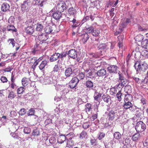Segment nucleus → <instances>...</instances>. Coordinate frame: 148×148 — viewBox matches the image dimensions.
Wrapping results in <instances>:
<instances>
[{
    "label": "nucleus",
    "instance_id": "obj_1",
    "mask_svg": "<svg viewBox=\"0 0 148 148\" xmlns=\"http://www.w3.org/2000/svg\"><path fill=\"white\" fill-rule=\"evenodd\" d=\"M107 113V118L109 121H112L115 119H119L121 116L119 111L116 110H112Z\"/></svg>",
    "mask_w": 148,
    "mask_h": 148
},
{
    "label": "nucleus",
    "instance_id": "obj_2",
    "mask_svg": "<svg viewBox=\"0 0 148 148\" xmlns=\"http://www.w3.org/2000/svg\"><path fill=\"white\" fill-rule=\"evenodd\" d=\"M134 66L137 71H145L148 68V65L145 62L142 64H141L138 62H136L135 63Z\"/></svg>",
    "mask_w": 148,
    "mask_h": 148
},
{
    "label": "nucleus",
    "instance_id": "obj_3",
    "mask_svg": "<svg viewBox=\"0 0 148 148\" xmlns=\"http://www.w3.org/2000/svg\"><path fill=\"white\" fill-rule=\"evenodd\" d=\"M135 128L137 132H141L145 130L146 126L143 121H139L137 123Z\"/></svg>",
    "mask_w": 148,
    "mask_h": 148
},
{
    "label": "nucleus",
    "instance_id": "obj_4",
    "mask_svg": "<svg viewBox=\"0 0 148 148\" xmlns=\"http://www.w3.org/2000/svg\"><path fill=\"white\" fill-rule=\"evenodd\" d=\"M118 74L119 76L118 82L119 83L117 87L121 88V87H123L125 86L127 82V80L122 74L119 73Z\"/></svg>",
    "mask_w": 148,
    "mask_h": 148
},
{
    "label": "nucleus",
    "instance_id": "obj_5",
    "mask_svg": "<svg viewBox=\"0 0 148 148\" xmlns=\"http://www.w3.org/2000/svg\"><path fill=\"white\" fill-rule=\"evenodd\" d=\"M56 10L60 12H62L66 9V4L63 1H60L55 7Z\"/></svg>",
    "mask_w": 148,
    "mask_h": 148
},
{
    "label": "nucleus",
    "instance_id": "obj_6",
    "mask_svg": "<svg viewBox=\"0 0 148 148\" xmlns=\"http://www.w3.org/2000/svg\"><path fill=\"white\" fill-rule=\"evenodd\" d=\"M79 81V80L76 77H73L69 83V86L70 88H75Z\"/></svg>",
    "mask_w": 148,
    "mask_h": 148
},
{
    "label": "nucleus",
    "instance_id": "obj_7",
    "mask_svg": "<svg viewBox=\"0 0 148 148\" xmlns=\"http://www.w3.org/2000/svg\"><path fill=\"white\" fill-rule=\"evenodd\" d=\"M52 12H53L52 16L55 20H59L61 17L62 14L61 12L57 11L56 10L55 8H53L51 10Z\"/></svg>",
    "mask_w": 148,
    "mask_h": 148
},
{
    "label": "nucleus",
    "instance_id": "obj_8",
    "mask_svg": "<svg viewBox=\"0 0 148 148\" xmlns=\"http://www.w3.org/2000/svg\"><path fill=\"white\" fill-rule=\"evenodd\" d=\"M48 36L45 33H42L39 35L38 37V40L39 41V43L42 44L48 39Z\"/></svg>",
    "mask_w": 148,
    "mask_h": 148
},
{
    "label": "nucleus",
    "instance_id": "obj_9",
    "mask_svg": "<svg viewBox=\"0 0 148 148\" xmlns=\"http://www.w3.org/2000/svg\"><path fill=\"white\" fill-rule=\"evenodd\" d=\"M118 68L117 66L113 65L108 66L107 68L108 71L110 73H116Z\"/></svg>",
    "mask_w": 148,
    "mask_h": 148
},
{
    "label": "nucleus",
    "instance_id": "obj_10",
    "mask_svg": "<svg viewBox=\"0 0 148 148\" xmlns=\"http://www.w3.org/2000/svg\"><path fill=\"white\" fill-rule=\"evenodd\" d=\"M30 3V0H27L24 1L23 3L22 4L21 9L23 11L28 10V8Z\"/></svg>",
    "mask_w": 148,
    "mask_h": 148
},
{
    "label": "nucleus",
    "instance_id": "obj_11",
    "mask_svg": "<svg viewBox=\"0 0 148 148\" xmlns=\"http://www.w3.org/2000/svg\"><path fill=\"white\" fill-rule=\"evenodd\" d=\"M68 54L70 58L73 59L77 57L76 51L74 49H71L69 51Z\"/></svg>",
    "mask_w": 148,
    "mask_h": 148
},
{
    "label": "nucleus",
    "instance_id": "obj_12",
    "mask_svg": "<svg viewBox=\"0 0 148 148\" xmlns=\"http://www.w3.org/2000/svg\"><path fill=\"white\" fill-rule=\"evenodd\" d=\"M73 72V71L72 67H68L65 69L64 74L67 77H69L71 76Z\"/></svg>",
    "mask_w": 148,
    "mask_h": 148
},
{
    "label": "nucleus",
    "instance_id": "obj_13",
    "mask_svg": "<svg viewBox=\"0 0 148 148\" xmlns=\"http://www.w3.org/2000/svg\"><path fill=\"white\" fill-rule=\"evenodd\" d=\"M25 31L27 34L31 35L34 31V29L32 26H28L25 28Z\"/></svg>",
    "mask_w": 148,
    "mask_h": 148
},
{
    "label": "nucleus",
    "instance_id": "obj_14",
    "mask_svg": "<svg viewBox=\"0 0 148 148\" xmlns=\"http://www.w3.org/2000/svg\"><path fill=\"white\" fill-rule=\"evenodd\" d=\"M6 29L8 31L12 32V33L16 32H17V29L13 25H8L6 27Z\"/></svg>",
    "mask_w": 148,
    "mask_h": 148
},
{
    "label": "nucleus",
    "instance_id": "obj_15",
    "mask_svg": "<svg viewBox=\"0 0 148 148\" xmlns=\"http://www.w3.org/2000/svg\"><path fill=\"white\" fill-rule=\"evenodd\" d=\"M133 106V104L131 102H124L123 107L125 110H127L131 108H132Z\"/></svg>",
    "mask_w": 148,
    "mask_h": 148
},
{
    "label": "nucleus",
    "instance_id": "obj_16",
    "mask_svg": "<svg viewBox=\"0 0 148 148\" xmlns=\"http://www.w3.org/2000/svg\"><path fill=\"white\" fill-rule=\"evenodd\" d=\"M39 41H38V42H37L36 44L34 45V47L33 49V50L32 51V53H34L36 51L40 50L41 49V47H42V44L39 43Z\"/></svg>",
    "mask_w": 148,
    "mask_h": 148
},
{
    "label": "nucleus",
    "instance_id": "obj_17",
    "mask_svg": "<svg viewBox=\"0 0 148 148\" xmlns=\"http://www.w3.org/2000/svg\"><path fill=\"white\" fill-rule=\"evenodd\" d=\"M60 53H55L53 54L50 58V61L51 62H53L59 58Z\"/></svg>",
    "mask_w": 148,
    "mask_h": 148
},
{
    "label": "nucleus",
    "instance_id": "obj_18",
    "mask_svg": "<svg viewBox=\"0 0 148 148\" xmlns=\"http://www.w3.org/2000/svg\"><path fill=\"white\" fill-rule=\"evenodd\" d=\"M66 137L64 135H60L58 137L57 142L58 143L61 144L66 140Z\"/></svg>",
    "mask_w": 148,
    "mask_h": 148
},
{
    "label": "nucleus",
    "instance_id": "obj_19",
    "mask_svg": "<svg viewBox=\"0 0 148 148\" xmlns=\"http://www.w3.org/2000/svg\"><path fill=\"white\" fill-rule=\"evenodd\" d=\"M68 12L70 15L73 16L74 17V15L76 14L77 11L74 8L72 7L69 8L68 10Z\"/></svg>",
    "mask_w": 148,
    "mask_h": 148
},
{
    "label": "nucleus",
    "instance_id": "obj_20",
    "mask_svg": "<svg viewBox=\"0 0 148 148\" xmlns=\"http://www.w3.org/2000/svg\"><path fill=\"white\" fill-rule=\"evenodd\" d=\"M39 60V59H37L35 57H29L28 58L27 62L29 64H32Z\"/></svg>",
    "mask_w": 148,
    "mask_h": 148
},
{
    "label": "nucleus",
    "instance_id": "obj_21",
    "mask_svg": "<svg viewBox=\"0 0 148 148\" xmlns=\"http://www.w3.org/2000/svg\"><path fill=\"white\" fill-rule=\"evenodd\" d=\"M10 6L7 3H3L1 5V10L3 12L6 11L8 10L10 8Z\"/></svg>",
    "mask_w": 148,
    "mask_h": 148
},
{
    "label": "nucleus",
    "instance_id": "obj_22",
    "mask_svg": "<svg viewBox=\"0 0 148 148\" xmlns=\"http://www.w3.org/2000/svg\"><path fill=\"white\" fill-rule=\"evenodd\" d=\"M139 133L137 132L132 136V139L133 141H136L140 139L141 136Z\"/></svg>",
    "mask_w": 148,
    "mask_h": 148
},
{
    "label": "nucleus",
    "instance_id": "obj_23",
    "mask_svg": "<svg viewBox=\"0 0 148 148\" xmlns=\"http://www.w3.org/2000/svg\"><path fill=\"white\" fill-rule=\"evenodd\" d=\"M97 74L99 77L104 76L106 74V70L105 69H101L97 72Z\"/></svg>",
    "mask_w": 148,
    "mask_h": 148
},
{
    "label": "nucleus",
    "instance_id": "obj_24",
    "mask_svg": "<svg viewBox=\"0 0 148 148\" xmlns=\"http://www.w3.org/2000/svg\"><path fill=\"white\" fill-rule=\"evenodd\" d=\"M84 71L86 73V76L88 77L91 78L95 77L93 76V72H92L91 70L87 69L86 70L84 69Z\"/></svg>",
    "mask_w": 148,
    "mask_h": 148
},
{
    "label": "nucleus",
    "instance_id": "obj_25",
    "mask_svg": "<svg viewBox=\"0 0 148 148\" xmlns=\"http://www.w3.org/2000/svg\"><path fill=\"white\" fill-rule=\"evenodd\" d=\"M132 96L130 94L125 95L124 101V102H131L132 100Z\"/></svg>",
    "mask_w": 148,
    "mask_h": 148
},
{
    "label": "nucleus",
    "instance_id": "obj_26",
    "mask_svg": "<svg viewBox=\"0 0 148 148\" xmlns=\"http://www.w3.org/2000/svg\"><path fill=\"white\" fill-rule=\"evenodd\" d=\"M102 94L98 92L96 90L94 93V98L95 100L98 101L99 99L101 96Z\"/></svg>",
    "mask_w": 148,
    "mask_h": 148
},
{
    "label": "nucleus",
    "instance_id": "obj_27",
    "mask_svg": "<svg viewBox=\"0 0 148 148\" xmlns=\"http://www.w3.org/2000/svg\"><path fill=\"white\" fill-rule=\"evenodd\" d=\"M29 81L28 79L26 77L23 78L21 80L22 84L23 86H25L29 84Z\"/></svg>",
    "mask_w": 148,
    "mask_h": 148
},
{
    "label": "nucleus",
    "instance_id": "obj_28",
    "mask_svg": "<svg viewBox=\"0 0 148 148\" xmlns=\"http://www.w3.org/2000/svg\"><path fill=\"white\" fill-rule=\"evenodd\" d=\"M44 30L46 33L50 34L53 31L52 27L51 25H48L46 26Z\"/></svg>",
    "mask_w": 148,
    "mask_h": 148
},
{
    "label": "nucleus",
    "instance_id": "obj_29",
    "mask_svg": "<svg viewBox=\"0 0 148 148\" xmlns=\"http://www.w3.org/2000/svg\"><path fill=\"white\" fill-rule=\"evenodd\" d=\"M102 98L104 101L106 103H108L111 100L110 96L107 94L103 95Z\"/></svg>",
    "mask_w": 148,
    "mask_h": 148
},
{
    "label": "nucleus",
    "instance_id": "obj_30",
    "mask_svg": "<svg viewBox=\"0 0 148 148\" xmlns=\"http://www.w3.org/2000/svg\"><path fill=\"white\" fill-rule=\"evenodd\" d=\"M43 26L40 24L37 23L36 25V30L37 31L41 32L43 29Z\"/></svg>",
    "mask_w": 148,
    "mask_h": 148
},
{
    "label": "nucleus",
    "instance_id": "obj_31",
    "mask_svg": "<svg viewBox=\"0 0 148 148\" xmlns=\"http://www.w3.org/2000/svg\"><path fill=\"white\" fill-rule=\"evenodd\" d=\"M47 63V62L46 60H43L40 64L39 68L40 70H42L44 69Z\"/></svg>",
    "mask_w": 148,
    "mask_h": 148
},
{
    "label": "nucleus",
    "instance_id": "obj_32",
    "mask_svg": "<svg viewBox=\"0 0 148 148\" xmlns=\"http://www.w3.org/2000/svg\"><path fill=\"white\" fill-rule=\"evenodd\" d=\"M8 42L9 43V45L10 46H11L14 47L15 43V41L13 38H10L8 40Z\"/></svg>",
    "mask_w": 148,
    "mask_h": 148
},
{
    "label": "nucleus",
    "instance_id": "obj_33",
    "mask_svg": "<svg viewBox=\"0 0 148 148\" xmlns=\"http://www.w3.org/2000/svg\"><path fill=\"white\" fill-rule=\"evenodd\" d=\"M93 83L91 81L87 80L86 82V86L88 88H92L93 86Z\"/></svg>",
    "mask_w": 148,
    "mask_h": 148
},
{
    "label": "nucleus",
    "instance_id": "obj_34",
    "mask_svg": "<svg viewBox=\"0 0 148 148\" xmlns=\"http://www.w3.org/2000/svg\"><path fill=\"white\" fill-rule=\"evenodd\" d=\"M83 38V41L84 42H86L88 39L89 36L87 33H85L82 35Z\"/></svg>",
    "mask_w": 148,
    "mask_h": 148
},
{
    "label": "nucleus",
    "instance_id": "obj_35",
    "mask_svg": "<svg viewBox=\"0 0 148 148\" xmlns=\"http://www.w3.org/2000/svg\"><path fill=\"white\" fill-rule=\"evenodd\" d=\"M141 45L143 47L146 48L148 46V39H147L141 42Z\"/></svg>",
    "mask_w": 148,
    "mask_h": 148
},
{
    "label": "nucleus",
    "instance_id": "obj_36",
    "mask_svg": "<svg viewBox=\"0 0 148 148\" xmlns=\"http://www.w3.org/2000/svg\"><path fill=\"white\" fill-rule=\"evenodd\" d=\"M122 36H119L118 37V46L120 48L122 47L123 46L122 42V41L123 40L122 39Z\"/></svg>",
    "mask_w": 148,
    "mask_h": 148
},
{
    "label": "nucleus",
    "instance_id": "obj_37",
    "mask_svg": "<svg viewBox=\"0 0 148 148\" xmlns=\"http://www.w3.org/2000/svg\"><path fill=\"white\" fill-rule=\"evenodd\" d=\"M68 18V21L70 22H72L73 23V25H72L73 27H76L78 26V23L77 22V21L75 19L73 18V20H71L70 19V18Z\"/></svg>",
    "mask_w": 148,
    "mask_h": 148
},
{
    "label": "nucleus",
    "instance_id": "obj_38",
    "mask_svg": "<svg viewBox=\"0 0 148 148\" xmlns=\"http://www.w3.org/2000/svg\"><path fill=\"white\" fill-rule=\"evenodd\" d=\"M35 4L40 5L41 7L43 6L44 0H34Z\"/></svg>",
    "mask_w": 148,
    "mask_h": 148
},
{
    "label": "nucleus",
    "instance_id": "obj_39",
    "mask_svg": "<svg viewBox=\"0 0 148 148\" xmlns=\"http://www.w3.org/2000/svg\"><path fill=\"white\" fill-rule=\"evenodd\" d=\"M21 133H19V134L17 133H13L12 134V136L14 138L19 139H22V138L20 136V135H19V134H20Z\"/></svg>",
    "mask_w": 148,
    "mask_h": 148
},
{
    "label": "nucleus",
    "instance_id": "obj_40",
    "mask_svg": "<svg viewBox=\"0 0 148 148\" xmlns=\"http://www.w3.org/2000/svg\"><path fill=\"white\" fill-rule=\"evenodd\" d=\"M24 91L25 88L23 87H20L17 90V93L18 94H23L24 92Z\"/></svg>",
    "mask_w": 148,
    "mask_h": 148
},
{
    "label": "nucleus",
    "instance_id": "obj_41",
    "mask_svg": "<svg viewBox=\"0 0 148 148\" xmlns=\"http://www.w3.org/2000/svg\"><path fill=\"white\" fill-rule=\"evenodd\" d=\"M114 137L116 139H119L121 136V134L119 132H116L114 133Z\"/></svg>",
    "mask_w": 148,
    "mask_h": 148
},
{
    "label": "nucleus",
    "instance_id": "obj_42",
    "mask_svg": "<svg viewBox=\"0 0 148 148\" xmlns=\"http://www.w3.org/2000/svg\"><path fill=\"white\" fill-rule=\"evenodd\" d=\"M100 33V31L98 29L95 30L93 29V31L92 32V34L94 36H98Z\"/></svg>",
    "mask_w": 148,
    "mask_h": 148
},
{
    "label": "nucleus",
    "instance_id": "obj_43",
    "mask_svg": "<svg viewBox=\"0 0 148 148\" xmlns=\"http://www.w3.org/2000/svg\"><path fill=\"white\" fill-rule=\"evenodd\" d=\"M85 110L86 112H89L91 110V105L90 103H87L85 106Z\"/></svg>",
    "mask_w": 148,
    "mask_h": 148
},
{
    "label": "nucleus",
    "instance_id": "obj_44",
    "mask_svg": "<svg viewBox=\"0 0 148 148\" xmlns=\"http://www.w3.org/2000/svg\"><path fill=\"white\" fill-rule=\"evenodd\" d=\"M122 95V94L121 93V91H119L117 93L116 95V97L118 99V100L119 101H121L122 99L121 98V96Z\"/></svg>",
    "mask_w": 148,
    "mask_h": 148
},
{
    "label": "nucleus",
    "instance_id": "obj_45",
    "mask_svg": "<svg viewBox=\"0 0 148 148\" xmlns=\"http://www.w3.org/2000/svg\"><path fill=\"white\" fill-rule=\"evenodd\" d=\"M32 135L34 136H38L40 134L39 131L37 129L33 130Z\"/></svg>",
    "mask_w": 148,
    "mask_h": 148
},
{
    "label": "nucleus",
    "instance_id": "obj_46",
    "mask_svg": "<svg viewBox=\"0 0 148 148\" xmlns=\"http://www.w3.org/2000/svg\"><path fill=\"white\" fill-rule=\"evenodd\" d=\"M86 135V132L85 131H83L80 134L79 138L80 139H83L85 137Z\"/></svg>",
    "mask_w": 148,
    "mask_h": 148
},
{
    "label": "nucleus",
    "instance_id": "obj_47",
    "mask_svg": "<svg viewBox=\"0 0 148 148\" xmlns=\"http://www.w3.org/2000/svg\"><path fill=\"white\" fill-rule=\"evenodd\" d=\"M26 110L24 108H21L18 112V114L21 116L24 115L26 113Z\"/></svg>",
    "mask_w": 148,
    "mask_h": 148
},
{
    "label": "nucleus",
    "instance_id": "obj_48",
    "mask_svg": "<svg viewBox=\"0 0 148 148\" xmlns=\"http://www.w3.org/2000/svg\"><path fill=\"white\" fill-rule=\"evenodd\" d=\"M15 96L16 95H15V94L14 93V92L13 91H11L10 92L8 97L10 99H12L14 98Z\"/></svg>",
    "mask_w": 148,
    "mask_h": 148
},
{
    "label": "nucleus",
    "instance_id": "obj_49",
    "mask_svg": "<svg viewBox=\"0 0 148 148\" xmlns=\"http://www.w3.org/2000/svg\"><path fill=\"white\" fill-rule=\"evenodd\" d=\"M70 140L71 139H70ZM74 143V142L73 140H69L68 141H67L66 145L67 147H70L73 145Z\"/></svg>",
    "mask_w": 148,
    "mask_h": 148
},
{
    "label": "nucleus",
    "instance_id": "obj_50",
    "mask_svg": "<svg viewBox=\"0 0 148 148\" xmlns=\"http://www.w3.org/2000/svg\"><path fill=\"white\" fill-rule=\"evenodd\" d=\"M143 38V36L140 35H137L135 37L136 40L138 42L142 41Z\"/></svg>",
    "mask_w": 148,
    "mask_h": 148
},
{
    "label": "nucleus",
    "instance_id": "obj_51",
    "mask_svg": "<svg viewBox=\"0 0 148 148\" xmlns=\"http://www.w3.org/2000/svg\"><path fill=\"white\" fill-rule=\"evenodd\" d=\"M35 112V110L34 109L31 108L29 109L27 113L28 116H32L34 115Z\"/></svg>",
    "mask_w": 148,
    "mask_h": 148
},
{
    "label": "nucleus",
    "instance_id": "obj_52",
    "mask_svg": "<svg viewBox=\"0 0 148 148\" xmlns=\"http://www.w3.org/2000/svg\"><path fill=\"white\" fill-rule=\"evenodd\" d=\"M105 136V134L103 132H100L98 135V138L99 140H101Z\"/></svg>",
    "mask_w": 148,
    "mask_h": 148
},
{
    "label": "nucleus",
    "instance_id": "obj_53",
    "mask_svg": "<svg viewBox=\"0 0 148 148\" xmlns=\"http://www.w3.org/2000/svg\"><path fill=\"white\" fill-rule=\"evenodd\" d=\"M90 122H87L84 123L82 125L83 127L84 128L86 129L89 127L90 126Z\"/></svg>",
    "mask_w": 148,
    "mask_h": 148
},
{
    "label": "nucleus",
    "instance_id": "obj_54",
    "mask_svg": "<svg viewBox=\"0 0 148 148\" xmlns=\"http://www.w3.org/2000/svg\"><path fill=\"white\" fill-rule=\"evenodd\" d=\"M101 52L102 51L100 50L99 51V54L98 53H96L95 54H94V55H92V57L95 58L99 57L102 55L101 54Z\"/></svg>",
    "mask_w": 148,
    "mask_h": 148
},
{
    "label": "nucleus",
    "instance_id": "obj_55",
    "mask_svg": "<svg viewBox=\"0 0 148 148\" xmlns=\"http://www.w3.org/2000/svg\"><path fill=\"white\" fill-rule=\"evenodd\" d=\"M23 131L25 133L29 134L31 132V129L29 127H25Z\"/></svg>",
    "mask_w": 148,
    "mask_h": 148
},
{
    "label": "nucleus",
    "instance_id": "obj_56",
    "mask_svg": "<svg viewBox=\"0 0 148 148\" xmlns=\"http://www.w3.org/2000/svg\"><path fill=\"white\" fill-rule=\"evenodd\" d=\"M117 92V90L115 88H111L110 90V93L111 95L115 94Z\"/></svg>",
    "mask_w": 148,
    "mask_h": 148
},
{
    "label": "nucleus",
    "instance_id": "obj_57",
    "mask_svg": "<svg viewBox=\"0 0 148 148\" xmlns=\"http://www.w3.org/2000/svg\"><path fill=\"white\" fill-rule=\"evenodd\" d=\"M98 113H97L95 114H93L90 117V119L92 121H93L95 119L97 118Z\"/></svg>",
    "mask_w": 148,
    "mask_h": 148
},
{
    "label": "nucleus",
    "instance_id": "obj_58",
    "mask_svg": "<svg viewBox=\"0 0 148 148\" xmlns=\"http://www.w3.org/2000/svg\"><path fill=\"white\" fill-rule=\"evenodd\" d=\"M0 79L3 83H6L8 81L7 78L5 77L4 76H1Z\"/></svg>",
    "mask_w": 148,
    "mask_h": 148
},
{
    "label": "nucleus",
    "instance_id": "obj_59",
    "mask_svg": "<svg viewBox=\"0 0 148 148\" xmlns=\"http://www.w3.org/2000/svg\"><path fill=\"white\" fill-rule=\"evenodd\" d=\"M49 141L50 143L51 144L54 143L56 142L55 138L54 137H51L49 139Z\"/></svg>",
    "mask_w": 148,
    "mask_h": 148
},
{
    "label": "nucleus",
    "instance_id": "obj_60",
    "mask_svg": "<svg viewBox=\"0 0 148 148\" xmlns=\"http://www.w3.org/2000/svg\"><path fill=\"white\" fill-rule=\"evenodd\" d=\"M94 29V28L92 26H91L87 29V32L88 33H92Z\"/></svg>",
    "mask_w": 148,
    "mask_h": 148
},
{
    "label": "nucleus",
    "instance_id": "obj_61",
    "mask_svg": "<svg viewBox=\"0 0 148 148\" xmlns=\"http://www.w3.org/2000/svg\"><path fill=\"white\" fill-rule=\"evenodd\" d=\"M59 58L61 59H63L64 57H65L66 56V53L65 52H63L60 54V53Z\"/></svg>",
    "mask_w": 148,
    "mask_h": 148
},
{
    "label": "nucleus",
    "instance_id": "obj_62",
    "mask_svg": "<svg viewBox=\"0 0 148 148\" xmlns=\"http://www.w3.org/2000/svg\"><path fill=\"white\" fill-rule=\"evenodd\" d=\"M90 142L92 145H96V139L93 138L91 139L90 140Z\"/></svg>",
    "mask_w": 148,
    "mask_h": 148
},
{
    "label": "nucleus",
    "instance_id": "obj_63",
    "mask_svg": "<svg viewBox=\"0 0 148 148\" xmlns=\"http://www.w3.org/2000/svg\"><path fill=\"white\" fill-rule=\"evenodd\" d=\"M138 29L140 31H144L145 32H147L148 30L147 29L143 28L140 26L138 27Z\"/></svg>",
    "mask_w": 148,
    "mask_h": 148
},
{
    "label": "nucleus",
    "instance_id": "obj_64",
    "mask_svg": "<svg viewBox=\"0 0 148 148\" xmlns=\"http://www.w3.org/2000/svg\"><path fill=\"white\" fill-rule=\"evenodd\" d=\"M39 61L38 62H36L34 63L33 65L32 66L31 68L33 69V70H35L37 65H38Z\"/></svg>",
    "mask_w": 148,
    "mask_h": 148
}]
</instances>
